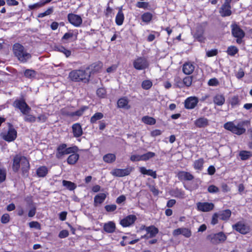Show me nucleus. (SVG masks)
<instances>
[{"label":"nucleus","instance_id":"obj_1","mask_svg":"<svg viewBox=\"0 0 252 252\" xmlns=\"http://www.w3.org/2000/svg\"><path fill=\"white\" fill-rule=\"evenodd\" d=\"M20 166H21L23 175L27 177L28 175L30 169L29 161L25 157L20 155H16L13 158L12 165L13 170L15 172H18Z\"/></svg>","mask_w":252,"mask_h":252},{"label":"nucleus","instance_id":"obj_2","mask_svg":"<svg viewBox=\"0 0 252 252\" xmlns=\"http://www.w3.org/2000/svg\"><path fill=\"white\" fill-rule=\"evenodd\" d=\"M90 75L87 72L86 70L76 69L69 72L68 78L74 82L89 81Z\"/></svg>","mask_w":252,"mask_h":252},{"label":"nucleus","instance_id":"obj_3","mask_svg":"<svg viewBox=\"0 0 252 252\" xmlns=\"http://www.w3.org/2000/svg\"><path fill=\"white\" fill-rule=\"evenodd\" d=\"M244 123L241 122L236 125L233 122H227L224 125V128L234 134L241 135L246 131V129L243 127Z\"/></svg>","mask_w":252,"mask_h":252},{"label":"nucleus","instance_id":"obj_4","mask_svg":"<svg viewBox=\"0 0 252 252\" xmlns=\"http://www.w3.org/2000/svg\"><path fill=\"white\" fill-rule=\"evenodd\" d=\"M133 66L136 70H143L149 67V62L146 58L139 57L133 61Z\"/></svg>","mask_w":252,"mask_h":252},{"label":"nucleus","instance_id":"obj_5","mask_svg":"<svg viewBox=\"0 0 252 252\" xmlns=\"http://www.w3.org/2000/svg\"><path fill=\"white\" fill-rule=\"evenodd\" d=\"M17 134V131L13 126L9 123L8 131L5 132H2L0 135L3 140L10 142L13 141L16 138Z\"/></svg>","mask_w":252,"mask_h":252},{"label":"nucleus","instance_id":"obj_6","mask_svg":"<svg viewBox=\"0 0 252 252\" xmlns=\"http://www.w3.org/2000/svg\"><path fill=\"white\" fill-rule=\"evenodd\" d=\"M231 33L232 35L237 38L236 42L241 44L242 38L245 36V32L236 23H233L231 25Z\"/></svg>","mask_w":252,"mask_h":252},{"label":"nucleus","instance_id":"obj_7","mask_svg":"<svg viewBox=\"0 0 252 252\" xmlns=\"http://www.w3.org/2000/svg\"><path fill=\"white\" fill-rule=\"evenodd\" d=\"M13 106L19 109L23 115L29 113L31 110L25 101L22 99L15 100L13 102Z\"/></svg>","mask_w":252,"mask_h":252},{"label":"nucleus","instance_id":"obj_8","mask_svg":"<svg viewBox=\"0 0 252 252\" xmlns=\"http://www.w3.org/2000/svg\"><path fill=\"white\" fill-rule=\"evenodd\" d=\"M76 150V147L67 148L66 144H62L59 145L57 148V157L60 158L64 155L75 153Z\"/></svg>","mask_w":252,"mask_h":252},{"label":"nucleus","instance_id":"obj_9","mask_svg":"<svg viewBox=\"0 0 252 252\" xmlns=\"http://www.w3.org/2000/svg\"><path fill=\"white\" fill-rule=\"evenodd\" d=\"M133 170L131 167H128L125 169L115 168L110 172L111 174L115 177H123L129 175Z\"/></svg>","mask_w":252,"mask_h":252},{"label":"nucleus","instance_id":"obj_10","mask_svg":"<svg viewBox=\"0 0 252 252\" xmlns=\"http://www.w3.org/2000/svg\"><path fill=\"white\" fill-rule=\"evenodd\" d=\"M208 239L213 244H217L224 242L226 237L223 232H219L209 235Z\"/></svg>","mask_w":252,"mask_h":252},{"label":"nucleus","instance_id":"obj_11","mask_svg":"<svg viewBox=\"0 0 252 252\" xmlns=\"http://www.w3.org/2000/svg\"><path fill=\"white\" fill-rule=\"evenodd\" d=\"M197 209L199 211L207 212L212 211L214 208V204L209 202H199L196 203Z\"/></svg>","mask_w":252,"mask_h":252},{"label":"nucleus","instance_id":"obj_12","mask_svg":"<svg viewBox=\"0 0 252 252\" xmlns=\"http://www.w3.org/2000/svg\"><path fill=\"white\" fill-rule=\"evenodd\" d=\"M198 98L196 96H189L186 99L184 106L187 109L194 108L198 103Z\"/></svg>","mask_w":252,"mask_h":252},{"label":"nucleus","instance_id":"obj_13","mask_svg":"<svg viewBox=\"0 0 252 252\" xmlns=\"http://www.w3.org/2000/svg\"><path fill=\"white\" fill-rule=\"evenodd\" d=\"M145 230L147 232V234L142 236V238L149 239L155 237L158 233V229L154 225L150 226H144Z\"/></svg>","mask_w":252,"mask_h":252},{"label":"nucleus","instance_id":"obj_14","mask_svg":"<svg viewBox=\"0 0 252 252\" xmlns=\"http://www.w3.org/2000/svg\"><path fill=\"white\" fill-rule=\"evenodd\" d=\"M67 19L70 24L76 27H79L82 23L81 17L73 13L68 14Z\"/></svg>","mask_w":252,"mask_h":252},{"label":"nucleus","instance_id":"obj_15","mask_svg":"<svg viewBox=\"0 0 252 252\" xmlns=\"http://www.w3.org/2000/svg\"><path fill=\"white\" fill-rule=\"evenodd\" d=\"M136 219L137 218L135 215H129L121 220L120 224L123 227H128L133 224Z\"/></svg>","mask_w":252,"mask_h":252},{"label":"nucleus","instance_id":"obj_16","mask_svg":"<svg viewBox=\"0 0 252 252\" xmlns=\"http://www.w3.org/2000/svg\"><path fill=\"white\" fill-rule=\"evenodd\" d=\"M233 227L236 231L242 234H246L249 231V227L242 222H238Z\"/></svg>","mask_w":252,"mask_h":252},{"label":"nucleus","instance_id":"obj_17","mask_svg":"<svg viewBox=\"0 0 252 252\" xmlns=\"http://www.w3.org/2000/svg\"><path fill=\"white\" fill-rule=\"evenodd\" d=\"M195 68L194 65L190 62L185 63L183 66V72L187 75L191 74Z\"/></svg>","mask_w":252,"mask_h":252},{"label":"nucleus","instance_id":"obj_18","mask_svg":"<svg viewBox=\"0 0 252 252\" xmlns=\"http://www.w3.org/2000/svg\"><path fill=\"white\" fill-rule=\"evenodd\" d=\"M73 136L75 137H79L83 134V130L81 126L79 123H76L72 126Z\"/></svg>","mask_w":252,"mask_h":252},{"label":"nucleus","instance_id":"obj_19","mask_svg":"<svg viewBox=\"0 0 252 252\" xmlns=\"http://www.w3.org/2000/svg\"><path fill=\"white\" fill-rule=\"evenodd\" d=\"M194 125L197 127H205L209 125L208 120L204 117H200L194 121Z\"/></svg>","mask_w":252,"mask_h":252},{"label":"nucleus","instance_id":"obj_20","mask_svg":"<svg viewBox=\"0 0 252 252\" xmlns=\"http://www.w3.org/2000/svg\"><path fill=\"white\" fill-rule=\"evenodd\" d=\"M219 12L222 17L230 16L232 13L231 6H227L222 4L220 9Z\"/></svg>","mask_w":252,"mask_h":252},{"label":"nucleus","instance_id":"obj_21","mask_svg":"<svg viewBox=\"0 0 252 252\" xmlns=\"http://www.w3.org/2000/svg\"><path fill=\"white\" fill-rule=\"evenodd\" d=\"M102 67V63L100 62L92 64L90 66L86 68V70H91V71L88 73L91 75V73H94L99 71Z\"/></svg>","mask_w":252,"mask_h":252},{"label":"nucleus","instance_id":"obj_22","mask_svg":"<svg viewBox=\"0 0 252 252\" xmlns=\"http://www.w3.org/2000/svg\"><path fill=\"white\" fill-rule=\"evenodd\" d=\"M116 225L114 222L109 221L104 223L103 225V229L107 233H111L115 231Z\"/></svg>","mask_w":252,"mask_h":252},{"label":"nucleus","instance_id":"obj_23","mask_svg":"<svg viewBox=\"0 0 252 252\" xmlns=\"http://www.w3.org/2000/svg\"><path fill=\"white\" fill-rule=\"evenodd\" d=\"M178 177L180 180L191 181L193 179V176L190 173L185 171H180L178 174Z\"/></svg>","mask_w":252,"mask_h":252},{"label":"nucleus","instance_id":"obj_24","mask_svg":"<svg viewBox=\"0 0 252 252\" xmlns=\"http://www.w3.org/2000/svg\"><path fill=\"white\" fill-rule=\"evenodd\" d=\"M13 50L15 56L17 58L20 56V54L25 51L24 47L19 43H16L13 45Z\"/></svg>","mask_w":252,"mask_h":252},{"label":"nucleus","instance_id":"obj_25","mask_svg":"<svg viewBox=\"0 0 252 252\" xmlns=\"http://www.w3.org/2000/svg\"><path fill=\"white\" fill-rule=\"evenodd\" d=\"M140 172L143 175H147L152 177L154 179L157 178L156 172L151 169H147L145 167L139 168Z\"/></svg>","mask_w":252,"mask_h":252},{"label":"nucleus","instance_id":"obj_26","mask_svg":"<svg viewBox=\"0 0 252 252\" xmlns=\"http://www.w3.org/2000/svg\"><path fill=\"white\" fill-rule=\"evenodd\" d=\"M106 197V194L100 193L95 196L94 197V205L96 206L98 204H100L105 200Z\"/></svg>","mask_w":252,"mask_h":252},{"label":"nucleus","instance_id":"obj_27","mask_svg":"<svg viewBox=\"0 0 252 252\" xmlns=\"http://www.w3.org/2000/svg\"><path fill=\"white\" fill-rule=\"evenodd\" d=\"M213 101L217 105L221 106L225 102V98L222 94H218L214 97Z\"/></svg>","mask_w":252,"mask_h":252},{"label":"nucleus","instance_id":"obj_28","mask_svg":"<svg viewBox=\"0 0 252 252\" xmlns=\"http://www.w3.org/2000/svg\"><path fill=\"white\" fill-rule=\"evenodd\" d=\"M128 101L125 97L121 98L118 101V106L119 108H125L128 109L130 106L128 105Z\"/></svg>","mask_w":252,"mask_h":252},{"label":"nucleus","instance_id":"obj_29","mask_svg":"<svg viewBox=\"0 0 252 252\" xmlns=\"http://www.w3.org/2000/svg\"><path fill=\"white\" fill-rule=\"evenodd\" d=\"M54 49L55 51L63 53L66 57H69L71 55V51L63 46L56 45L54 47Z\"/></svg>","mask_w":252,"mask_h":252},{"label":"nucleus","instance_id":"obj_30","mask_svg":"<svg viewBox=\"0 0 252 252\" xmlns=\"http://www.w3.org/2000/svg\"><path fill=\"white\" fill-rule=\"evenodd\" d=\"M31 58V55L30 53H28L26 51H24L20 54V56L18 57V59L21 62L26 63L28 60Z\"/></svg>","mask_w":252,"mask_h":252},{"label":"nucleus","instance_id":"obj_31","mask_svg":"<svg viewBox=\"0 0 252 252\" xmlns=\"http://www.w3.org/2000/svg\"><path fill=\"white\" fill-rule=\"evenodd\" d=\"M219 218L222 220H226L228 219L231 214V212L229 210H223L219 213Z\"/></svg>","mask_w":252,"mask_h":252},{"label":"nucleus","instance_id":"obj_32","mask_svg":"<svg viewBox=\"0 0 252 252\" xmlns=\"http://www.w3.org/2000/svg\"><path fill=\"white\" fill-rule=\"evenodd\" d=\"M103 159L106 163H112L116 160V156L113 154H107L103 156Z\"/></svg>","mask_w":252,"mask_h":252},{"label":"nucleus","instance_id":"obj_33","mask_svg":"<svg viewBox=\"0 0 252 252\" xmlns=\"http://www.w3.org/2000/svg\"><path fill=\"white\" fill-rule=\"evenodd\" d=\"M124 20V15L121 10H119L116 16V23L118 26H121L123 24Z\"/></svg>","mask_w":252,"mask_h":252},{"label":"nucleus","instance_id":"obj_34","mask_svg":"<svg viewBox=\"0 0 252 252\" xmlns=\"http://www.w3.org/2000/svg\"><path fill=\"white\" fill-rule=\"evenodd\" d=\"M73 154L70 155L67 160V161L69 164H75L79 158V155L76 153H72Z\"/></svg>","mask_w":252,"mask_h":252},{"label":"nucleus","instance_id":"obj_35","mask_svg":"<svg viewBox=\"0 0 252 252\" xmlns=\"http://www.w3.org/2000/svg\"><path fill=\"white\" fill-rule=\"evenodd\" d=\"M48 173V169L45 166H41L36 170V174L40 177H43L46 176Z\"/></svg>","mask_w":252,"mask_h":252},{"label":"nucleus","instance_id":"obj_36","mask_svg":"<svg viewBox=\"0 0 252 252\" xmlns=\"http://www.w3.org/2000/svg\"><path fill=\"white\" fill-rule=\"evenodd\" d=\"M63 185L70 190H73L76 188L74 183L66 180L63 181Z\"/></svg>","mask_w":252,"mask_h":252},{"label":"nucleus","instance_id":"obj_37","mask_svg":"<svg viewBox=\"0 0 252 252\" xmlns=\"http://www.w3.org/2000/svg\"><path fill=\"white\" fill-rule=\"evenodd\" d=\"M204 163V159L202 158L194 161L193 163V167L195 169L201 170L202 169Z\"/></svg>","mask_w":252,"mask_h":252},{"label":"nucleus","instance_id":"obj_38","mask_svg":"<svg viewBox=\"0 0 252 252\" xmlns=\"http://www.w3.org/2000/svg\"><path fill=\"white\" fill-rule=\"evenodd\" d=\"M142 121L146 124L150 125H154L156 122V120L154 118L149 116L143 117L142 118Z\"/></svg>","mask_w":252,"mask_h":252},{"label":"nucleus","instance_id":"obj_39","mask_svg":"<svg viewBox=\"0 0 252 252\" xmlns=\"http://www.w3.org/2000/svg\"><path fill=\"white\" fill-rule=\"evenodd\" d=\"M103 117V115L102 113L97 112L95 113L90 119L91 123H95L97 120L101 119Z\"/></svg>","mask_w":252,"mask_h":252},{"label":"nucleus","instance_id":"obj_40","mask_svg":"<svg viewBox=\"0 0 252 252\" xmlns=\"http://www.w3.org/2000/svg\"><path fill=\"white\" fill-rule=\"evenodd\" d=\"M88 109L87 106H83L81 107L80 109L78 110L75 112H73L72 113V117H74L75 116L80 117L83 115L84 111Z\"/></svg>","mask_w":252,"mask_h":252},{"label":"nucleus","instance_id":"obj_41","mask_svg":"<svg viewBox=\"0 0 252 252\" xmlns=\"http://www.w3.org/2000/svg\"><path fill=\"white\" fill-rule=\"evenodd\" d=\"M173 195L176 197L184 198L185 197V193L182 190L176 189L173 190Z\"/></svg>","mask_w":252,"mask_h":252},{"label":"nucleus","instance_id":"obj_42","mask_svg":"<svg viewBox=\"0 0 252 252\" xmlns=\"http://www.w3.org/2000/svg\"><path fill=\"white\" fill-rule=\"evenodd\" d=\"M156 156V154L154 152H148L143 155H141L142 160V161H146L149 160V159L154 157Z\"/></svg>","mask_w":252,"mask_h":252},{"label":"nucleus","instance_id":"obj_43","mask_svg":"<svg viewBox=\"0 0 252 252\" xmlns=\"http://www.w3.org/2000/svg\"><path fill=\"white\" fill-rule=\"evenodd\" d=\"M153 15L150 12H146L144 13L142 16L141 19L143 22L145 23H149L152 19Z\"/></svg>","mask_w":252,"mask_h":252},{"label":"nucleus","instance_id":"obj_44","mask_svg":"<svg viewBox=\"0 0 252 252\" xmlns=\"http://www.w3.org/2000/svg\"><path fill=\"white\" fill-rule=\"evenodd\" d=\"M238 52V48L234 46H230L228 47L227 50V54L231 56H234Z\"/></svg>","mask_w":252,"mask_h":252},{"label":"nucleus","instance_id":"obj_45","mask_svg":"<svg viewBox=\"0 0 252 252\" xmlns=\"http://www.w3.org/2000/svg\"><path fill=\"white\" fill-rule=\"evenodd\" d=\"M24 115V120L25 122L34 123L36 121V118L33 115L29 114V113Z\"/></svg>","mask_w":252,"mask_h":252},{"label":"nucleus","instance_id":"obj_46","mask_svg":"<svg viewBox=\"0 0 252 252\" xmlns=\"http://www.w3.org/2000/svg\"><path fill=\"white\" fill-rule=\"evenodd\" d=\"M240 100L238 96H234L230 100V103L233 107H235L239 105Z\"/></svg>","mask_w":252,"mask_h":252},{"label":"nucleus","instance_id":"obj_47","mask_svg":"<svg viewBox=\"0 0 252 252\" xmlns=\"http://www.w3.org/2000/svg\"><path fill=\"white\" fill-rule=\"evenodd\" d=\"M183 83L186 86L189 87L191 86L192 82V76H189L185 77L183 79Z\"/></svg>","mask_w":252,"mask_h":252},{"label":"nucleus","instance_id":"obj_48","mask_svg":"<svg viewBox=\"0 0 252 252\" xmlns=\"http://www.w3.org/2000/svg\"><path fill=\"white\" fill-rule=\"evenodd\" d=\"M239 156L241 159L246 160L251 156V154L250 152L243 151L240 153Z\"/></svg>","mask_w":252,"mask_h":252},{"label":"nucleus","instance_id":"obj_49","mask_svg":"<svg viewBox=\"0 0 252 252\" xmlns=\"http://www.w3.org/2000/svg\"><path fill=\"white\" fill-rule=\"evenodd\" d=\"M181 234L186 238H189L191 235V231L189 228L182 227Z\"/></svg>","mask_w":252,"mask_h":252},{"label":"nucleus","instance_id":"obj_50","mask_svg":"<svg viewBox=\"0 0 252 252\" xmlns=\"http://www.w3.org/2000/svg\"><path fill=\"white\" fill-rule=\"evenodd\" d=\"M152 86V82L149 80H146L142 82V87L145 90H148Z\"/></svg>","mask_w":252,"mask_h":252},{"label":"nucleus","instance_id":"obj_51","mask_svg":"<svg viewBox=\"0 0 252 252\" xmlns=\"http://www.w3.org/2000/svg\"><path fill=\"white\" fill-rule=\"evenodd\" d=\"M29 225L31 228H34L37 230L41 229L40 224L36 221H32L29 223Z\"/></svg>","mask_w":252,"mask_h":252},{"label":"nucleus","instance_id":"obj_52","mask_svg":"<svg viewBox=\"0 0 252 252\" xmlns=\"http://www.w3.org/2000/svg\"><path fill=\"white\" fill-rule=\"evenodd\" d=\"M35 72L33 70L26 69L24 72V75L26 77L28 78H32L35 76Z\"/></svg>","mask_w":252,"mask_h":252},{"label":"nucleus","instance_id":"obj_53","mask_svg":"<svg viewBox=\"0 0 252 252\" xmlns=\"http://www.w3.org/2000/svg\"><path fill=\"white\" fill-rule=\"evenodd\" d=\"M203 31H197L194 34V37L199 41H202L204 39L203 37Z\"/></svg>","mask_w":252,"mask_h":252},{"label":"nucleus","instance_id":"obj_54","mask_svg":"<svg viewBox=\"0 0 252 252\" xmlns=\"http://www.w3.org/2000/svg\"><path fill=\"white\" fill-rule=\"evenodd\" d=\"M208 191L211 193H216L219 191V189L215 185H210L208 188Z\"/></svg>","mask_w":252,"mask_h":252},{"label":"nucleus","instance_id":"obj_55","mask_svg":"<svg viewBox=\"0 0 252 252\" xmlns=\"http://www.w3.org/2000/svg\"><path fill=\"white\" fill-rule=\"evenodd\" d=\"M96 94L99 97H104L106 95V91L104 88H99L96 91Z\"/></svg>","mask_w":252,"mask_h":252},{"label":"nucleus","instance_id":"obj_56","mask_svg":"<svg viewBox=\"0 0 252 252\" xmlns=\"http://www.w3.org/2000/svg\"><path fill=\"white\" fill-rule=\"evenodd\" d=\"M46 2H37L36 3H34L33 4L30 5L29 6V8L30 9H37L38 8L41 6H42Z\"/></svg>","mask_w":252,"mask_h":252},{"label":"nucleus","instance_id":"obj_57","mask_svg":"<svg viewBox=\"0 0 252 252\" xmlns=\"http://www.w3.org/2000/svg\"><path fill=\"white\" fill-rule=\"evenodd\" d=\"M219 83L218 79L216 78H212L208 81V84L210 86H217Z\"/></svg>","mask_w":252,"mask_h":252},{"label":"nucleus","instance_id":"obj_58","mask_svg":"<svg viewBox=\"0 0 252 252\" xmlns=\"http://www.w3.org/2000/svg\"><path fill=\"white\" fill-rule=\"evenodd\" d=\"M105 210L108 212H113L117 209V206L115 204L107 205L105 206Z\"/></svg>","mask_w":252,"mask_h":252},{"label":"nucleus","instance_id":"obj_59","mask_svg":"<svg viewBox=\"0 0 252 252\" xmlns=\"http://www.w3.org/2000/svg\"><path fill=\"white\" fill-rule=\"evenodd\" d=\"M130 159L132 161H133V162L141 161V160H142L141 155H131L130 158Z\"/></svg>","mask_w":252,"mask_h":252},{"label":"nucleus","instance_id":"obj_60","mask_svg":"<svg viewBox=\"0 0 252 252\" xmlns=\"http://www.w3.org/2000/svg\"><path fill=\"white\" fill-rule=\"evenodd\" d=\"M175 81V85L178 88H182L183 87V84L182 82V80L180 78L177 77L174 79Z\"/></svg>","mask_w":252,"mask_h":252},{"label":"nucleus","instance_id":"obj_61","mask_svg":"<svg viewBox=\"0 0 252 252\" xmlns=\"http://www.w3.org/2000/svg\"><path fill=\"white\" fill-rule=\"evenodd\" d=\"M6 178V171L4 169H0V183L3 182Z\"/></svg>","mask_w":252,"mask_h":252},{"label":"nucleus","instance_id":"obj_62","mask_svg":"<svg viewBox=\"0 0 252 252\" xmlns=\"http://www.w3.org/2000/svg\"><path fill=\"white\" fill-rule=\"evenodd\" d=\"M9 221V216L8 214H4L1 218V221L3 223H6Z\"/></svg>","mask_w":252,"mask_h":252},{"label":"nucleus","instance_id":"obj_63","mask_svg":"<svg viewBox=\"0 0 252 252\" xmlns=\"http://www.w3.org/2000/svg\"><path fill=\"white\" fill-rule=\"evenodd\" d=\"M219 215L218 213H215L212 217L211 223L213 225L217 224L218 222V218Z\"/></svg>","mask_w":252,"mask_h":252},{"label":"nucleus","instance_id":"obj_64","mask_svg":"<svg viewBox=\"0 0 252 252\" xmlns=\"http://www.w3.org/2000/svg\"><path fill=\"white\" fill-rule=\"evenodd\" d=\"M69 235V232L66 230H62L59 234V237L60 238H64L67 237Z\"/></svg>","mask_w":252,"mask_h":252}]
</instances>
